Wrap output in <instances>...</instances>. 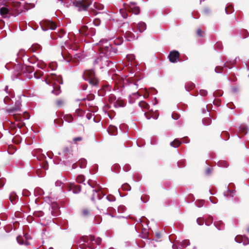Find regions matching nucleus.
Listing matches in <instances>:
<instances>
[{
  "instance_id": "obj_1",
  "label": "nucleus",
  "mask_w": 249,
  "mask_h": 249,
  "mask_svg": "<svg viewBox=\"0 0 249 249\" xmlns=\"http://www.w3.org/2000/svg\"><path fill=\"white\" fill-rule=\"evenodd\" d=\"M42 150L40 149H36L35 153L37 155L34 156L36 157L37 160L41 162H40L36 169V174L38 177H43L45 174V170L48 169V163L45 160L46 158V156L41 154Z\"/></svg>"
},
{
  "instance_id": "obj_2",
  "label": "nucleus",
  "mask_w": 249,
  "mask_h": 249,
  "mask_svg": "<svg viewBox=\"0 0 249 249\" xmlns=\"http://www.w3.org/2000/svg\"><path fill=\"white\" fill-rule=\"evenodd\" d=\"M14 73L16 78H18V75L23 74L24 76L28 79H31L33 77V72L35 69L31 66H27L21 64H18L14 67Z\"/></svg>"
},
{
  "instance_id": "obj_3",
  "label": "nucleus",
  "mask_w": 249,
  "mask_h": 249,
  "mask_svg": "<svg viewBox=\"0 0 249 249\" xmlns=\"http://www.w3.org/2000/svg\"><path fill=\"white\" fill-rule=\"evenodd\" d=\"M99 43L102 50L101 53L105 56V59H107V56L116 54L117 53V48L113 46L112 42H108L107 40H101Z\"/></svg>"
},
{
  "instance_id": "obj_4",
  "label": "nucleus",
  "mask_w": 249,
  "mask_h": 249,
  "mask_svg": "<svg viewBox=\"0 0 249 249\" xmlns=\"http://www.w3.org/2000/svg\"><path fill=\"white\" fill-rule=\"evenodd\" d=\"M126 11L132 12L135 15H138L140 13V8L134 2L124 4V9H120V13L124 18H126L128 17Z\"/></svg>"
},
{
  "instance_id": "obj_5",
  "label": "nucleus",
  "mask_w": 249,
  "mask_h": 249,
  "mask_svg": "<svg viewBox=\"0 0 249 249\" xmlns=\"http://www.w3.org/2000/svg\"><path fill=\"white\" fill-rule=\"evenodd\" d=\"M49 80L52 81V83L53 89L52 90V93L55 95H59L61 92L59 85L63 84L62 77L56 74H52Z\"/></svg>"
},
{
  "instance_id": "obj_6",
  "label": "nucleus",
  "mask_w": 249,
  "mask_h": 249,
  "mask_svg": "<svg viewBox=\"0 0 249 249\" xmlns=\"http://www.w3.org/2000/svg\"><path fill=\"white\" fill-rule=\"evenodd\" d=\"M58 155H63V160L61 159L60 160L65 165H70L75 161L72 159V154L71 149L68 147L64 148L62 153L59 152Z\"/></svg>"
},
{
  "instance_id": "obj_7",
  "label": "nucleus",
  "mask_w": 249,
  "mask_h": 249,
  "mask_svg": "<svg viewBox=\"0 0 249 249\" xmlns=\"http://www.w3.org/2000/svg\"><path fill=\"white\" fill-rule=\"evenodd\" d=\"M85 80L87 81L89 83L94 87H98L99 80L95 76V72L93 70H87L84 72L83 75Z\"/></svg>"
},
{
  "instance_id": "obj_8",
  "label": "nucleus",
  "mask_w": 249,
  "mask_h": 249,
  "mask_svg": "<svg viewBox=\"0 0 249 249\" xmlns=\"http://www.w3.org/2000/svg\"><path fill=\"white\" fill-rule=\"evenodd\" d=\"M72 4L78 8V11H87L91 4V1L88 0H74L71 2Z\"/></svg>"
},
{
  "instance_id": "obj_9",
  "label": "nucleus",
  "mask_w": 249,
  "mask_h": 249,
  "mask_svg": "<svg viewBox=\"0 0 249 249\" xmlns=\"http://www.w3.org/2000/svg\"><path fill=\"white\" fill-rule=\"evenodd\" d=\"M102 241V239L100 237L95 238L94 236L90 235L89 237L82 236L79 239L78 243L80 244H84L85 243H88L89 245L90 244H93L94 243L99 245Z\"/></svg>"
},
{
  "instance_id": "obj_10",
  "label": "nucleus",
  "mask_w": 249,
  "mask_h": 249,
  "mask_svg": "<svg viewBox=\"0 0 249 249\" xmlns=\"http://www.w3.org/2000/svg\"><path fill=\"white\" fill-rule=\"evenodd\" d=\"M123 88L124 89L126 88V89L129 91H133L134 92H132L133 95L138 94L139 96H140L138 91H135L138 88L137 82H134L133 81L129 82L126 80V83H124L123 84Z\"/></svg>"
},
{
  "instance_id": "obj_11",
  "label": "nucleus",
  "mask_w": 249,
  "mask_h": 249,
  "mask_svg": "<svg viewBox=\"0 0 249 249\" xmlns=\"http://www.w3.org/2000/svg\"><path fill=\"white\" fill-rule=\"evenodd\" d=\"M21 101L20 99L17 100L15 106L6 109V111L9 114H14L18 112L21 111Z\"/></svg>"
},
{
  "instance_id": "obj_12",
  "label": "nucleus",
  "mask_w": 249,
  "mask_h": 249,
  "mask_svg": "<svg viewBox=\"0 0 249 249\" xmlns=\"http://www.w3.org/2000/svg\"><path fill=\"white\" fill-rule=\"evenodd\" d=\"M132 28L135 32H138L142 33L146 29V24L143 21H140L139 23H133Z\"/></svg>"
},
{
  "instance_id": "obj_13",
  "label": "nucleus",
  "mask_w": 249,
  "mask_h": 249,
  "mask_svg": "<svg viewBox=\"0 0 249 249\" xmlns=\"http://www.w3.org/2000/svg\"><path fill=\"white\" fill-rule=\"evenodd\" d=\"M179 53L178 51L173 50L170 52L168 55L169 61L173 63H175L179 61Z\"/></svg>"
},
{
  "instance_id": "obj_14",
  "label": "nucleus",
  "mask_w": 249,
  "mask_h": 249,
  "mask_svg": "<svg viewBox=\"0 0 249 249\" xmlns=\"http://www.w3.org/2000/svg\"><path fill=\"white\" fill-rule=\"evenodd\" d=\"M105 194H104L100 190L97 191L96 190H93V194L91 198V201L94 202L96 199L101 200L104 196Z\"/></svg>"
},
{
  "instance_id": "obj_15",
  "label": "nucleus",
  "mask_w": 249,
  "mask_h": 249,
  "mask_svg": "<svg viewBox=\"0 0 249 249\" xmlns=\"http://www.w3.org/2000/svg\"><path fill=\"white\" fill-rule=\"evenodd\" d=\"M235 241L238 243H243V244L245 246L249 244V238L245 235L243 236L241 235H237L235 237Z\"/></svg>"
},
{
  "instance_id": "obj_16",
  "label": "nucleus",
  "mask_w": 249,
  "mask_h": 249,
  "mask_svg": "<svg viewBox=\"0 0 249 249\" xmlns=\"http://www.w3.org/2000/svg\"><path fill=\"white\" fill-rule=\"evenodd\" d=\"M87 160L85 159H81L77 162H75L72 164L71 169H74L78 167V163L81 168H85L87 165Z\"/></svg>"
},
{
  "instance_id": "obj_17",
  "label": "nucleus",
  "mask_w": 249,
  "mask_h": 249,
  "mask_svg": "<svg viewBox=\"0 0 249 249\" xmlns=\"http://www.w3.org/2000/svg\"><path fill=\"white\" fill-rule=\"evenodd\" d=\"M124 36L128 41H131L137 38L136 36L131 32L127 31L125 32Z\"/></svg>"
},
{
  "instance_id": "obj_18",
  "label": "nucleus",
  "mask_w": 249,
  "mask_h": 249,
  "mask_svg": "<svg viewBox=\"0 0 249 249\" xmlns=\"http://www.w3.org/2000/svg\"><path fill=\"white\" fill-rule=\"evenodd\" d=\"M108 134L112 136H116L117 134V127L115 126L110 125L107 129Z\"/></svg>"
},
{
  "instance_id": "obj_19",
  "label": "nucleus",
  "mask_w": 249,
  "mask_h": 249,
  "mask_svg": "<svg viewBox=\"0 0 249 249\" xmlns=\"http://www.w3.org/2000/svg\"><path fill=\"white\" fill-rule=\"evenodd\" d=\"M113 106L116 108L124 107L125 106V103L124 100L119 98L113 103Z\"/></svg>"
},
{
  "instance_id": "obj_20",
  "label": "nucleus",
  "mask_w": 249,
  "mask_h": 249,
  "mask_svg": "<svg viewBox=\"0 0 249 249\" xmlns=\"http://www.w3.org/2000/svg\"><path fill=\"white\" fill-rule=\"evenodd\" d=\"M226 189H227L226 191H225L223 193L224 196L227 197H232V198L233 197V196H234L235 190H231L229 189V188L228 187H227Z\"/></svg>"
},
{
  "instance_id": "obj_21",
  "label": "nucleus",
  "mask_w": 249,
  "mask_h": 249,
  "mask_svg": "<svg viewBox=\"0 0 249 249\" xmlns=\"http://www.w3.org/2000/svg\"><path fill=\"white\" fill-rule=\"evenodd\" d=\"M89 29L87 26L83 25L78 30V32L79 33L83 35L84 36H88L89 34Z\"/></svg>"
},
{
  "instance_id": "obj_22",
  "label": "nucleus",
  "mask_w": 249,
  "mask_h": 249,
  "mask_svg": "<svg viewBox=\"0 0 249 249\" xmlns=\"http://www.w3.org/2000/svg\"><path fill=\"white\" fill-rule=\"evenodd\" d=\"M9 199L12 203L15 204L18 199V196L15 192H12L9 196Z\"/></svg>"
},
{
  "instance_id": "obj_23",
  "label": "nucleus",
  "mask_w": 249,
  "mask_h": 249,
  "mask_svg": "<svg viewBox=\"0 0 249 249\" xmlns=\"http://www.w3.org/2000/svg\"><path fill=\"white\" fill-rule=\"evenodd\" d=\"M44 194V191L39 187H36L34 190V195L36 196H41Z\"/></svg>"
},
{
  "instance_id": "obj_24",
  "label": "nucleus",
  "mask_w": 249,
  "mask_h": 249,
  "mask_svg": "<svg viewBox=\"0 0 249 249\" xmlns=\"http://www.w3.org/2000/svg\"><path fill=\"white\" fill-rule=\"evenodd\" d=\"M181 143L182 142L178 139H176L173 142H170V145L174 148H177Z\"/></svg>"
},
{
  "instance_id": "obj_25",
  "label": "nucleus",
  "mask_w": 249,
  "mask_h": 249,
  "mask_svg": "<svg viewBox=\"0 0 249 249\" xmlns=\"http://www.w3.org/2000/svg\"><path fill=\"white\" fill-rule=\"evenodd\" d=\"M217 165L220 167L227 168L229 166L228 162L226 160H221L217 162Z\"/></svg>"
},
{
  "instance_id": "obj_26",
  "label": "nucleus",
  "mask_w": 249,
  "mask_h": 249,
  "mask_svg": "<svg viewBox=\"0 0 249 249\" xmlns=\"http://www.w3.org/2000/svg\"><path fill=\"white\" fill-rule=\"evenodd\" d=\"M214 225L216 228H217L218 230H224V224L221 221H217L214 222Z\"/></svg>"
},
{
  "instance_id": "obj_27",
  "label": "nucleus",
  "mask_w": 249,
  "mask_h": 249,
  "mask_svg": "<svg viewBox=\"0 0 249 249\" xmlns=\"http://www.w3.org/2000/svg\"><path fill=\"white\" fill-rule=\"evenodd\" d=\"M111 42L116 46L120 45L123 42V39L122 37H116Z\"/></svg>"
},
{
  "instance_id": "obj_28",
  "label": "nucleus",
  "mask_w": 249,
  "mask_h": 249,
  "mask_svg": "<svg viewBox=\"0 0 249 249\" xmlns=\"http://www.w3.org/2000/svg\"><path fill=\"white\" fill-rule=\"evenodd\" d=\"M41 49V46L38 44H34L29 49L30 51L35 52L36 51L39 50Z\"/></svg>"
},
{
  "instance_id": "obj_29",
  "label": "nucleus",
  "mask_w": 249,
  "mask_h": 249,
  "mask_svg": "<svg viewBox=\"0 0 249 249\" xmlns=\"http://www.w3.org/2000/svg\"><path fill=\"white\" fill-rule=\"evenodd\" d=\"M71 190H72L73 194H78L81 191V187L80 186H78L74 187V188L71 187L68 188V191H71Z\"/></svg>"
},
{
  "instance_id": "obj_30",
  "label": "nucleus",
  "mask_w": 249,
  "mask_h": 249,
  "mask_svg": "<svg viewBox=\"0 0 249 249\" xmlns=\"http://www.w3.org/2000/svg\"><path fill=\"white\" fill-rule=\"evenodd\" d=\"M227 14H230L233 12V8L231 4H228L225 8Z\"/></svg>"
},
{
  "instance_id": "obj_31",
  "label": "nucleus",
  "mask_w": 249,
  "mask_h": 249,
  "mask_svg": "<svg viewBox=\"0 0 249 249\" xmlns=\"http://www.w3.org/2000/svg\"><path fill=\"white\" fill-rule=\"evenodd\" d=\"M139 106L141 108L145 109H148L149 107V105L145 101H143L139 102Z\"/></svg>"
},
{
  "instance_id": "obj_32",
  "label": "nucleus",
  "mask_w": 249,
  "mask_h": 249,
  "mask_svg": "<svg viewBox=\"0 0 249 249\" xmlns=\"http://www.w3.org/2000/svg\"><path fill=\"white\" fill-rule=\"evenodd\" d=\"M190 241L188 239H185L180 242V246L181 248H186L188 246L190 245Z\"/></svg>"
},
{
  "instance_id": "obj_33",
  "label": "nucleus",
  "mask_w": 249,
  "mask_h": 249,
  "mask_svg": "<svg viewBox=\"0 0 249 249\" xmlns=\"http://www.w3.org/2000/svg\"><path fill=\"white\" fill-rule=\"evenodd\" d=\"M112 172L118 173L121 170V167L118 164H114L111 168Z\"/></svg>"
},
{
  "instance_id": "obj_34",
  "label": "nucleus",
  "mask_w": 249,
  "mask_h": 249,
  "mask_svg": "<svg viewBox=\"0 0 249 249\" xmlns=\"http://www.w3.org/2000/svg\"><path fill=\"white\" fill-rule=\"evenodd\" d=\"M63 118L65 121L69 123H71L73 120L72 116L71 114H66L64 116Z\"/></svg>"
},
{
  "instance_id": "obj_35",
  "label": "nucleus",
  "mask_w": 249,
  "mask_h": 249,
  "mask_svg": "<svg viewBox=\"0 0 249 249\" xmlns=\"http://www.w3.org/2000/svg\"><path fill=\"white\" fill-rule=\"evenodd\" d=\"M239 130L244 135H245L247 133V126L246 125H241L239 127Z\"/></svg>"
},
{
  "instance_id": "obj_36",
  "label": "nucleus",
  "mask_w": 249,
  "mask_h": 249,
  "mask_svg": "<svg viewBox=\"0 0 249 249\" xmlns=\"http://www.w3.org/2000/svg\"><path fill=\"white\" fill-rule=\"evenodd\" d=\"M221 137L222 139L227 141L230 138V134L228 132L224 131L222 132Z\"/></svg>"
},
{
  "instance_id": "obj_37",
  "label": "nucleus",
  "mask_w": 249,
  "mask_h": 249,
  "mask_svg": "<svg viewBox=\"0 0 249 249\" xmlns=\"http://www.w3.org/2000/svg\"><path fill=\"white\" fill-rule=\"evenodd\" d=\"M212 120L210 118H205L202 120V123L205 125H209L211 124Z\"/></svg>"
},
{
  "instance_id": "obj_38",
  "label": "nucleus",
  "mask_w": 249,
  "mask_h": 249,
  "mask_svg": "<svg viewBox=\"0 0 249 249\" xmlns=\"http://www.w3.org/2000/svg\"><path fill=\"white\" fill-rule=\"evenodd\" d=\"M240 34H241V35L242 36V37L243 38H246L248 37L249 36V32L247 31V30H246L245 29H243L241 31Z\"/></svg>"
},
{
  "instance_id": "obj_39",
  "label": "nucleus",
  "mask_w": 249,
  "mask_h": 249,
  "mask_svg": "<svg viewBox=\"0 0 249 249\" xmlns=\"http://www.w3.org/2000/svg\"><path fill=\"white\" fill-rule=\"evenodd\" d=\"M94 7L95 9L99 10H103L104 8V6L103 4L96 2L94 3Z\"/></svg>"
},
{
  "instance_id": "obj_40",
  "label": "nucleus",
  "mask_w": 249,
  "mask_h": 249,
  "mask_svg": "<svg viewBox=\"0 0 249 249\" xmlns=\"http://www.w3.org/2000/svg\"><path fill=\"white\" fill-rule=\"evenodd\" d=\"M4 91L8 94L11 98H13L14 97V95L13 93L12 90H8V86H6L4 88Z\"/></svg>"
},
{
  "instance_id": "obj_41",
  "label": "nucleus",
  "mask_w": 249,
  "mask_h": 249,
  "mask_svg": "<svg viewBox=\"0 0 249 249\" xmlns=\"http://www.w3.org/2000/svg\"><path fill=\"white\" fill-rule=\"evenodd\" d=\"M149 199V196L147 195H144L142 196L141 197V200L143 203H146L148 201Z\"/></svg>"
},
{
  "instance_id": "obj_42",
  "label": "nucleus",
  "mask_w": 249,
  "mask_h": 249,
  "mask_svg": "<svg viewBox=\"0 0 249 249\" xmlns=\"http://www.w3.org/2000/svg\"><path fill=\"white\" fill-rule=\"evenodd\" d=\"M178 166L179 168H183L185 166V160L183 159L179 160L177 162Z\"/></svg>"
},
{
  "instance_id": "obj_43",
  "label": "nucleus",
  "mask_w": 249,
  "mask_h": 249,
  "mask_svg": "<svg viewBox=\"0 0 249 249\" xmlns=\"http://www.w3.org/2000/svg\"><path fill=\"white\" fill-rule=\"evenodd\" d=\"M76 180L79 183H82L85 181V177L83 175H79L76 178Z\"/></svg>"
},
{
  "instance_id": "obj_44",
  "label": "nucleus",
  "mask_w": 249,
  "mask_h": 249,
  "mask_svg": "<svg viewBox=\"0 0 249 249\" xmlns=\"http://www.w3.org/2000/svg\"><path fill=\"white\" fill-rule=\"evenodd\" d=\"M223 94V92L220 90H217L214 91L213 93V96L214 97H220L222 96Z\"/></svg>"
},
{
  "instance_id": "obj_45",
  "label": "nucleus",
  "mask_w": 249,
  "mask_h": 249,
  "mask_svg": "<svg viewBox=\"0 0 249 249\" xmlns=\"http://www.w3.org/2000/svg\"><path fill=\"white\" fill-rule=\"evenodd\" d=\"M126 210V208L124 205H120L118 207L117 211L119 213H123Z\"/></svg>"
},
{
  "instance_id": "obj_46",
  "label": "nucleus",
  "mask_w": 249,
  "mask_h": 249,
  "mask_svg": "<svg viewBox=\"0 0 249 249\" xmlns=\"http://www.w3.org/2000/svg\"><path fill=\"white\" fill-rule=\"evenodd\" d=\"M122 188L124 190L129 191L131 190L130 186L127 183H124L122 186Z\"/></svg>"
},
{
  "instance_id": "obj_47",
  "label": "nucleus",
  "mask_w": 249,
  "mask_h": 249,
  "mask_svg": "<svg viewBox=\"0 0 249 249\" xmlns=\"http://www.w3.org/2000/svg\"><path fill=\"white\" fill-rule=\"evenodd\" d=\"M82 215L85 217H87L89 215L90 212L87 209H83L82 211Z\"/></svg>"
},
{
  "instance_id": "obj_48",
  "label": "nucleus",
  "mask_w": 249,
  "mask_h": 249,
  "mask_svg": "<svg viewBox=\"0 0 249 249\" xmlns=\"http://www.w3.org/2000/svg\"><path fill=\"white\" fill-rule=\"evenodd\" d=\"M106 199L110 202H113L115 201L116 200V198L115 196L111 195H109L106 197Z\"/></svg>"
},
{
  "instance_id": "obj_49",
  "label": "nucleus",
  "mask_w": 249,
  "mask_h": 249,
  "mask_svg": "<svg viewBox=\"0 0 249 249\" xmlns=\"http://www.w3.org/2000/svg\"><path fill=\"white\" fill-rule=\"evenodd\" d=\"M17 241L20 245H24V239L21 236H18L17 237Z\"/></svg>"
},
{
  "instance_id": "obj_50",
  "label": "nucleus",
  "mask_w": 249,
  "mask_h": 249,
  "mask_svg": "<svg viewBox=\"0 0 249 249\" xmlns=\"http://www.w3.org/2000/svg\"><path fill=\"white\" fill-rule=\"evenodd\" d=\"M54 123L57 125L58 126H61L63 124V121L62 119L54 120Z\"/></svg>"
},
{
  "instance_id": "obj_51",
  "label": "nucleus",
  "mask_w": 249,
  "mask_h": 249,
  "mask_svg": "<svg viewBox=\"0 0 249 249\" xmlns=\"http://www.w3.org/2000/svg\"><path fill=\"white\" fill-rule=\"evenodd\" d=\"M34 76L36 79H39L41 77L43 73L41 71H39L38 72H35L33 73Z\"/></svg>"
},
{
  "instance_id": "obj_52",
  "label": "nucleus",
  "mask_w": 249,
  "mask_h": 249,
  "mask_svg": "<svg viewBox=\"0 0 249 249\" xmlns=\"http://www.w3.org/2000/svg\"><path fill=\"white\" fill-rule=\"evenodd\" d=\"M93 23L94 24V25L95 26H98L101 24V20L99 18H96L94 19V20L93 21Z\"/></svg>"
},
{
  "instance_id": "obj_53",
  "label": "nucleus",
  "mask_w": 249,
  "mask_h": 249,
  "mask_svg": "<svg viewBox=\"0 0 249 249\" xmlns=\"http://www.w3.org/2000/svg\"><path fill=\"white\" fill-rule=\"evenodd\" d=\"M203 12L205 15L208 16L211 14V11L208 7H206L204 9Z\"/></svg>"
},
{
  "instance_id": "obj_54",
  "label": "nucleus",
  "mask_w": 249,
  "mask_h": 249,
  "mask_svg": "<svg viewBox=\"0 0 249 249\" xmlns=\"http://www.w3.org/2000/svg\"><path fill=\"white\" fill-rule=\"evenodd\" d=\"M89 34L88 36H93L95 34V29L94 28H90L89 30Z\"/></svg>"
},
{
  "instance_id": "obj_55",
  "label": "nucleus",
  "mask_w": 249,
  "mask_h": 249,
  "mask_svg": "<svg viewBox=\"0 0 249 249\" xmlns=\"http://www.w3.org/2000/svg\"><path fill=\"white\" fill-rule=\"evenodd\" d=\"M65 32L63 30H61L60 32L56 33L57 36L59 38H62L65 35Z\"/></svg>"
},
{
  "instance_id": "obj_56",
  "label": "nucleus",
  "mask_w": 249,
  "mask_h": 249,
  "mask_svg": "<svg viewBox=\"0 0 249 249\" xmlns=\"http://www.w3.org/2000/svg\"><path fill=\"white\" fill-rule=\"evenodd\" d=\"M75 113H76L77 116H80V117H81L83 115V112L80 108H78V109H76Z\"/></svg>"
},
{
  "instance_id": "obj_57",
  "label": "nucleus",
  "mask_w": 249,
  "mask_h": 249,
  "mask_svg": "<svg viewBox=\"0 0 249 249\" xmlns=\"http://www.w3.org/2000/svg\"><path fill=\"white\" fill-rule=\"evenodd\" d=\"M30 192L27 189H24L22 191V195L25 196H28L30 195Z\"/></svg>"
},
{
  "instance_id": "obj_58",
  "label": "nucleus",
  "mask_w": 249,
  "mask_h": 249,
  "mask_svg": "<svg viewBox=\"0 0 249 249\" xmlns=\"http://www.w3.org/2000/svg\"><path fill=\"white\" fill-rule=\"evenodd\" d=\"M199 94L202 96H205L207 95L208 92L205 89H200L199 90Z\"/></svg>"
},
{
  "instance_id": "obj_59",
  "label": "nucleus",
  "mask_w": 249,
  "mask_h": 249,
  "mask_svg": "<svg viewBox=\"0 0 249 249\" xmlns=\"http://www.w3.org/2000/svg\"><path fill=\"white\" fill-rule=\"evenodd\" d=\"M223 70V67L221 66H217L215 68V72L218 73H221Z\"/></svg>"
},
{
  "instance_id": "obj_60",
  "label": "nucleus",
  "mask_w": 249,
  "mask_h": 249,
  "mask_svg": "<svg viewBox=\"0 0 249 249\" xmlns=\"http://www.w3.org/2000/svg\"><path fill=\"white\" fill-rule=\"evenodd\" d=\"M131 169V167L130 166L129 164H126L125 165H124V166L123 167V170L125 171V172H128Z\"/></svg>"
},
{
  "instance_id": "obj_61",
  "label": "nucleus",
  "mask_w": 249,
  "mask_h": 249,
  "mask_svg": "<svg viewBox=\"0 0 249 249\" xmlns=\"http://www.w3.org/2000/svg\"><path fill=\"white\" fill-rule=\"evenodd\" d=\"M209 221H208V223L207 222L205 223L206 225L207 226H210L211 224H212L213 223V218L212 216H211V215L209 216Z\"/></svg>"
},
{
  "instance_id": "obj_62",
  "label": "nucleus",
  "mask_w": 249,
  "mask_h": 249,
  "mask_svg": "<svg viewBox=\"0 0 249 249\" xmlns=\"http://www.w3.org/2000/svg\"><path fill=\"white\" fill-rule=\"evenodd\" d=\"M204 201L203 200H199L196 204V206L198 207H201L203 206Z\"/></svg>"
},
{
  "instance_id": "obj_63",
  "label": "nucleus",
  "mask_w": 249,
  "mask_h": 249,
  "mask_svg": "<svg viewBox=\"0 0 249 249\" xmlns=\"http://www.w3.org/2000/svg\"><path fill=\"white\" fill-rule=\"evenodd\" d=\"M34 214L36 216L42 217L44 213L42 211H38L35 212Z\"/></svg>"
},
{
  "instance_id": "obj_64",
  "label": "nucleus",
  "mask_w": 249,
  "mask_h": 249,
  "mask_svg": "<svg viewBox=\"0 0 249 249\" xmlns=\"http://www.w3.org/2000/svg\"><path fill=\"white\" fill-rule=\"evenodd\" d=\"M239 91V88L238 87L235 86L231 88V91L233 93H236Z\"/></svg>"
}]
</instances>
